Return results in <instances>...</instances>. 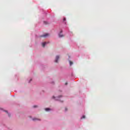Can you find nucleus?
<instances>
[{
  "label": "nucleus",
  "instance_id": "nucleus-1",
  "mask_svg": "<svg viewBox=\"0 0 130 130\" xmlns=\"http://www.w3.org/2000/svg\"><path fill=\"white\" fill-rule=\"evenodd\" d=\"M48 36H49V34H46L44 35L41 36L40 37H44V38H46V37H48Z\"/></svg>",
  "mask_w": 130,
  "mask_h": 130
},
{
  "label": "nucleus",
  "instance_id": "nucleus-2",
  "mask_svg": "<svg viewBox=\"0 0 130 130\" xmlns=\"http://www.w3.org/2000/svg\"><path fill=\"white\" fill-rule=\"evenodd\" d=\"M58 59H59V56H56L55 59V62L56 63L58 62V61H57L58 60Z\"/></svg>",
  "mask_w": 130,
  "mask_h": 130
},
{
  "label": "nucleus",
  "instance_id": "nucleus-3",
  "mask_svg": "<svg viewBox=\"0 0 130 130\" xmlns=\"http://www.w3.org/2000/svg\"><path fill=\"white\" fill-rule=\"evenodd\" d=\"M58 36L59 37V38H61V37H63V35H62V34L60 33L58 34Z\"/></svg>",
  "mask_w": 130,
  "mask_h": 130
},
{
  "label": "nucleus",
  "instance_id": "nucleus-4",
  "mask_svg": "<svg viewBox=\"0 0 130 130\" xmlns=\"http://www.w3.org/2000/svg\"><path fill=\"white\" fill-rule=\"evenodd\" d=\"M45 45H46V42L42 43L43 47H45Z\"/></svg>",
  "mask_w": 130,
  "mask_h": 130
},
{
  "label": "nucleus",
  "instance_id": "nucleus-5",
  "mask_svg": "<svg viewBox=\"0 0 130 130\" xmlns=\"http://www.w3.org/2000/svg\"><path fill=\"white\" fill-rule=\"evenodd\" d=\"M59 97H61V95H60V96L59 97H57L55 98V100H59Z\"/></svg>",
  "mask_w": 130,
  "mask_h": 130
},
{
  "label": "nucleus",
  "instance_id": "nucleus-6",
  "mask_svg": "<svg viewBox=\"0 0 130 130\" xmlns=\"http://www.w3.org/2000/svg\"><path fill=\"white\" fill-rule=\"evenodd\" d=\"M69 62H70V66H72V64H73V61H69Z\"/></svg>",
  "mask_w": 130,
  "mask_h": 130
},
{
  "label": "nucleus",
  "instance_id": "nucleus-7",
  "mask_svg": "<svg viewBox=\"0 0 130 130\" xmlns=\"http://www.w3.org/2000/svg\"><path fill=\"white\" fill-rule=\"evenodd\" d=\"M45 110H46V111H49V110H50V109H49V108H46Z\"/></svg>",
  "mask_w": 130,
  "mask_h": 130
},
{
  "label": "nucleus",
  "instance_id": "nucleus-8",
  "mask_svg": "<svg viewBox=\"0 0 130 130\" xmlns=\"http://www.w3.org/2000/svg\"><path fill=\"white\" fill-rule=\"evenodd\" d=\"M40 120L39 119H33V120Z\"/></svg>",
  "mask_w": 130,
  "mask_h": 130
},
{
  "label": "nucleus",
  "instance_id": "nucleus-9",
  "mask_svg": "<svg viewBox=\"0 0 130 130\" xmlns=\"http://www.w3.org/2000/svg\"><path fill=\"white\" fill-rule=\"evenodd\" d=\"M44 23L46 25V24H47V22L46 21H44Z\"/></svg>",
  "mask_w": 130,
  "mask_h": 130
},
{
  "label": "nucleus",
  "instance_id": "nucleus-10",
  "mask_svg": "<svg viewBox=\"0 0 130 130\" xmlns=\"http://www.w3.org/2000/svg\"><path fill=\"white\" fill-rule=\"evenodd\" d=\"M81 118H86V117L85 116H83Z\"/></svg>",
  "mask_w": 130,
  "mask_h": 130
},
{
  "label": "nucleus",
  "instance_id": "nucleus-11",
  "mask_svg": "<svg viewBox=\"0 0 130 130\" xmlns=\"http://www.w3.org/2000/svg\"><path fill=\"white\" fill-rule=\"evenodd\" d=\"M65 111H68V109L67 108H65Z\"/></svg>",
  "mask_w": 130,
  "mask_h": 130
},
{
  "label": "nucleus",
  "instance_id": "nucleus-12",
  "mask_svg": "<svg viewBox=\"0 0 130 130\" xmlns=\"http://www.w3.org/2000/svg\"><path fill=\"white\" fill-rule=\"evenodd\" d=\"M36 107H37V106H34V108H36Z\"/></svg>",
  "mask_w": 130,
  "mask_h": 130
},
{
  "label": "nucleus",
  "instance_id": "nucleus-13",
  "mask_svg": "<svg viewBox=\"0 0 130 130\" xmlns=\"http://www.w3.org/2000/svg\"><path fill=\"white\" fill-rule=\"evenodd\" d=\"M66 20H67V19H66V18H63V21H66Z\"/></svg>",
  "mask_w": 130,
  "mask_h": 130
},
{
  "label": "nucleus",
  "instance_id": "nucleus-14",
  "mask_svg": "<svg viewBox=\"0 0 130 130\" xmlns=\"http://www.w3.org/2000/svg\"><path fill=\"white\" fill-rule=\"evenodd\" d=\"M65 84H66V85H68V82H66V83H65Z\"/></svg>",
  "mask_w": 130,
  "mask_h": 130
},
{
  "label": "nucleus",
  "instance_id": "nucleus-15",
  "mask_svg": "<svg viewBox=\"0 0 130 130\" xmlns=\"http://www.w3.org/2000/svg\"><path fill=\"white\" fill-rule=\"evenodd\" d=\"M60 102H63V101H61Z\"/></svg>",
  "mask_w": 130,
  "mask_h": 130
}]
</instances>
